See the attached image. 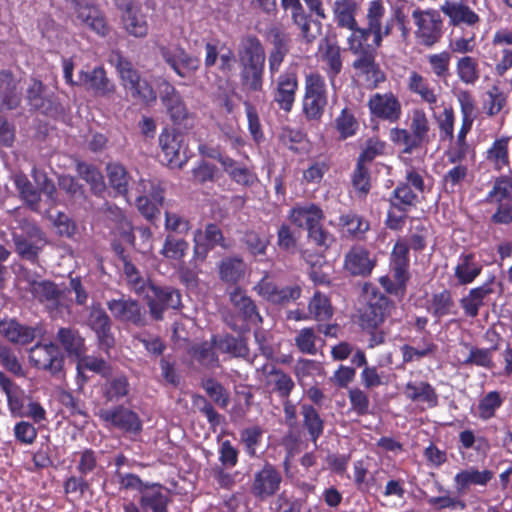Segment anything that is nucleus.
I'll return each instance as SVG.
<instances>
[{
  "label": "nucleus",
  "instance_id": "obj_16",
  "mask_svg": "<svg viewBox=\"0 0 512 512\" xmlns=\"http://www.w3.org/2000/svg\"><path fill=\"white\" fill-rule=\"evenodd\" d=\"M262 372L264 386L270 394H275L280 399L290 398L295 389V382L288 373L275 365L268 364L262 367Z\"/></svg>",
  "mask_w": 512,
  "mask_h": 512
},
{
  "label": "nucleus",
  "instance_id": "obj_49",
  "mask_svg": "<svg viewBox=\"0 0 512 512\" xmlns=\"http://www.w3.org/2000/svg\"><path fill=\"white\" fill-rule=\"evenodd\" d=\"M246 265L239 257H230L222 260L219 265V274L228 284H235L244 277Z\"/></svg>",
  "mask_w": 512,
  "mask_h": 512
},
{
  "label": "nucleus",
  "instance_id": "obj_26",
  "mask_svg": "<svg viewBox=\"0 0 512 512\" xmlns=\"http://www.w3.org/2000/svg\"><path fill=\"white\" fill-rule=\"evenodd\" d=\"M290 221L299 228L310 231L324 219L322 209L313 203L296 205L290 210Z\"/></svg>",
  "mask_w": 512,
  "mask_h": 512
},
{
  "label": "nucleus",
  "instance_id": "obj_57",
  "mask_svg": "<svg viewBox=\"0 0 512 512\" xmlns=\"http://www.w3.org/2000/svg\"><path fill=\"white\" fill-rule=\"evenodd\" d=\"M352 31L351 35L347 38L348 49L351 53H361L362 51L376 50L375 46L365 44L368 41L372 32L368 31V27H359L356 22L355 28H349Z\"/></svg>",
  "mask_w": 512,
  "mask_h": 512
},
{
  "label": "nucleus",
  "instance_id": "obj_50",
  "mask_svg": "<svg viewBox=\"0 0 512 512\" xmlns=\"http://www.w3.org/2000/svg\"><path fill=\"white\" fill-rule=\"evenodd\" d=\"M481 266L475 262L474 255H462L455 268V276L460 285L471 283L479 275Z\"/></svg>",
  "mask_w": 512,
  "mask_h": 512
},
{
  "label": "nucleus",
  "instance_id": "obj_14",
  "mask_svg": "<svg viewBox=\"0 0 512 512\" xmlns=\"http://www.w3.org/2000/svg\"><path fill=\"white\" fill-rule=\"evenodd\" d=\"M73 21L83 30L93 32L101 37H105L109 33L104 13L94 5L77 3Z\"/></svg>",
  "mask_w": 512,
  "mask_h": 512
},
{
  "label": "nucleus",
  "instance_id": "obj_42",
  "mask_svg": "<svg viewBox=\"0 0 512 512\" xmlns=\"http://www.w3.org/2000/svg\"><path fill=\"white\" fill-rule=\"evenodd\" d=\"M16 253L24 260L36 262L46 239H31L11 233Z\"/></svg>",
  "mask_w": 512,
  "mask_h": 512
},
{
  "label": "nucleus",
  "instance_id": "obj_48",
  "mask_svg": "<svg viewBox=\"0 0 512 512\" xmlns=\"http://www.w3.org/2000/svg\"><path fill=\"white\" fill-rule=\"evenodd\" d=\"M306 500L294 496L293 493L283 490L275 495L270 503L271 512H302Z\"/></svg>",
  "mask_w": 512,
  "mask_h": 512
},
{
  "label": "nucleus",
  "instance_id": "obj_40",
  "mask_svg": "<svg viewBox=\"0 0 512 512\" xmlns=\"http://www.w3.org/2000/svg\"><path fill=\"white\" fill-rule=\"evenodd\" d=\"M14 183L21 199L33 211L39 212L41 195L37 187L27 178L26 175L19 173L14 176Z\"/></svg>",
  "mask_w": 512,
  "mask_h": 512
},
{
  "label": "nucleus",
  "instance_id": "obj_2",
  "mask_svg": "<svg viewBox=\"0 0 512 512\" xmlns=\"http://www.w3.org/2000/svg\"><path fill=\"white\" fill-rule=\"evenodd\" d=\"M0 391L6 396L7 408L14 418H29L36 424L47 421L42 404L26 395V392L5 372L0 370Z\"/></svg>",
  "mask_w": 512,
  "mask_h": 512
},
{
  "label": "nucleus",
  "instance_id": "obj_7",
  "mask_svg": "<svg viewBox=\"0 0 512 512\" xmlns=\"http://www.w3.org/2000/svg\"><path fill=\"white\" fill-rule=\"evenodd\" d=\"M98 416L107 428H114L128 435H138L143 429L139 415L123 405L101 409Z\"/></svg>",
  "mask_w": 512,
  "mask_h": 512
},
{
  "label": "nucleus",
  "instance_id": "obj_56",
  "mask_svg": "<svg viewBox=\"0 0 512 512\" xmlns=\"http://www.w3.org/2000/svg\"><path fill=\"white\" fill-rule=\"evenodd\" d=\"M74 457L76 459L75 468L78 474L87 477L93 474L99 467L97 452L92 448H84L81 451L75 452Z\"/></svg>",
  "mask_w": 512,
  "mask_h": 512
},
{
  "label": "nucleus",
  "instance_id": "obj_28",
  "mask_svg": "<svg viewBox=\"0 0 512 512\" xmlns=\"http://www.w3.org/2000/svg\"><path fill=\"white\" fill-rule=\"evenodd\" d=\"M300 415L302 417V429L306 431L308 439L316 444L324 432V420L315 406L308 403L300 405Z\"/></svg>",
  "mask_w": 512,
  "mask_h": 512
},
{
  "label": "nucleus",
  "instance_id": "obj_13",
  "mask_svg": "<svg viewBox=\"0 0 512 512\" xmlns=\"http://www.w3.org/2000/svg\"><path fill=\"white\" fill-rule=\"evenodd\" d=\"M29 360L37 368L56 374L63 368L64 357L53 342L37 343L29 351Z\"/></svg>",
  "mask_w": 512,
  "mask_h": 512
},
{
  "label": "nucleus",
  "instance_id": "obj_8",
  "mask_svg": "<svg viewBox=\"0 0 512 512\" xmlns=\"http://www.w3.org/2000/svg\"><path fill=\"white\" fill-rule=\"evenodd\" d=\"M171 502L169 494L164 491L161 484H146V488L140 494L138 504L130 501L123 504L124 512H169L168 505Z\"/></svg>",
  "mask_w": 512,
  "mask_h": 512
},
{
  "label": "nucleus",
  "instance_id": "obj_12",
  "mask_svg": "<svg viewBox=\"0 0 512 512\" xmlns=\"http://www.w3.org/2000/svg\"><path fill=\"white\" fill-rule=\"evenodd\" d=\"M159 51L162 59L181 78L192 76L200 68V59L179 45L160 46Z\"/></svg>",
  "mask_w": 512,
  "mask_h": 512
},
{
  "label": "nucleus",
  "instance_id": "obj_43",
  "mask_svg": "<svg viewBox=\"0 0 512 512\" xmlns=\"http://www.w3.org/2000/svg\"><path fill=\"white\" fill-rule=\"evenodd\" d=\"M155 297L160 301L157 303L155 300L149 301L151 314L156 320L162 319V313L167 308H178L180 304L179 290H152Z\"/></svg>",
  "mask_w": 512,
  "mask_h": 512
},
{
  "label": "nucleus",
  "instance_id": "obj_54",
  "mask_svg": "<svg viewBox=\"0 0 512 512\" xmlns=\"http://www.w3.org/2000/svg\"><path fill=\"white\" fill-rule=\"evenodd\" d=\"M322 59L328 66L327 73L329 78L331 80L334 79L342 70L340 47L325 39V48L322 53Z\"/></svg>",
  "mask_w": 512,
  "mask_h": 512
},
{
  "label": "nucleus",
  "instance_id": "obj_20",
  "mask_svg": "<svg viewBox=\"0 0 512 512\" xmlns=\"http://www.w3.org/2000/svg\"><path fill=\"white\" fill-rule=\"evenodd\" d=\"M108 308L115 318L142 327L146 324V310L134 300H111Z\"/></svg>",
  "mask_w": 512,
  "mask_h": 512
},
{
  "label": "nucleus",
  "instance_id": "obj_15",
  "mask_svg": "<svg viewBox=\"0 0 512 512\" xmlns=\"http://www.w3.org/2000/svg\"><path fill=\"white\" fill-rule=\"evenodd\" d=\"M352 54L356 56V59L352 63V67L355 70L356 75L364 78L368 86L376 88L380 83L385 81V74L376 62V50H368Z\"/></svg>",
  "mask_w": 512,
  "mask_h": 512
},
{
  "label": "nucleus",
  "instance_id": "obj_4",
  "mask_svg": "<svg viewBox=\"0 0 512 512\" xmlns=\"http://www.w3.org/2000/svg\"><path fill=\"white\" fill-rule=\"evenodd\" d=\"M430 125L425 112L415 109L412 112L410 129L392 128L390 139L397 145H402L404 153H412L414 150L430 142Z\"/></svg>",
  "mask_w": 512,
  "mask_h": 512
},
{
  "label": "nucleus",
  "instance_id": "obj_36",
  "mask_svg": "<svg viewBox=\"0 0 512 512\" xmlns=\"http://www.w3.org/2000/svg\"><path fill=\"white\" fill-rule=\"evenodd\" d=\"M130 393V383L126 375L109 377L102 385V395L107 402H119Z\"/></svg>",
  "mask_w": 512,
  "mask_h": 512
},
{
  "label": "nucleus",
  "instance_id": "obj_53",
  "mask_svg": "<svg viewBox=\"0 0 512 512\" xmlns=\"http://www.w3.org/2000/svg\"><path fill=\"white\" fill-rule=\"evenodd\" d=\"M0 365L15 377H26V371L15 351L10 346L3 343H0Z\"/></svg>",
  "mask_w": 512,
  "mask_h": 512
},
{
  "label": "nucleus",
  "instance_id": "obj_3",
  "mask_svg": "<svg viewBox=\"0 0 512 512\" xmlns=\"http://www.w3.org/2000/svg\"><path fill=\"white\" fill-rule=\"evenodd\" d=\"M110 63L116 68L126 94L135 102L149 105L156 101L157 95L153 87L121 52H112Z\"/></svg>",
  "mask_w": 512,
  "mask_h": 512
},
{
  "label": "nucleus",
  "instance_id": "obj_30",
  "mask_svg": "<svg viewBox=\"0 0 512 512\" xmlns=\"http://www.w3.org/2000/svg\"><path fill=\"white\" fill-rule=\"evenodd\" d=\"M58 186L60 190L64 191L71 203L83 210L91 209V201L85 191V188L80 184L75 177L70 175H59Z\"/></svg>",
  "mask_w": 512,
  "mask_h": 512
},
{
  "label": "nucleus",
  "instance_id": "obj_24",
  "mask_svg": "<svg viewBox=\"0 0 512 512\" xmlns=\"http://www.w3.org/2000/svg\"><path fill=\"white\" fill-rule=\"evenodd\" d=\"M101 210L111 228L119 234L123 241L133 246L135 241L133 227L123 211L110 203H105Z\"/></svg>",
  "mask_w": 512,
  "mask_h": 512
},
{
  "label": "nucleus",
  "instance_id": "obj_31",
  "mask_svg": "<svg viewBox=\"0 0 512 512\" xmlns=\"http://www.w3.org/2000/svg\"><path fill=\"white\" fill-rule=\"evenodd\" d=\"M88 84L96 93L108 96L115 91L114 83L107 77L102 67H96L91 72L80 71L77 85Z\"/></svg>",
  "mask_w": 512,
  "mask_h": 512
},
{
  "label": "nucleus",
  "instance_id": "obj_17",
  "mask_svg": "<svg viewBox=\"0 0 512 512\" xmlns=\"http://www.w3.org/2000/svg\"><path fill=\"white\" fill-rule=\"evenodd\" d=\"M182 136L179 133L170 132L167 129L159 136V145L162 154L161 162L170 168H182L187 162V156L181 154Z\"/></svg>",
  "mask_w": 512,
  "mask_h": 512
},
{
  "label": "nucleus",
  "instance_id": "obj_22",
  "mask_svg": "<svg viewBox=\"0 0 512 512\" xmlns=\"http://www.w3.org/2000/svg\"><path fill=\"white\" fill-rule=\"evenodd\" d=\"M494 478V472L489 469L479 470L471 466L462 469L454 476V487L459 494H464L471 486L485 487Z\"/></svg>",
  "mask_w": 512,
  "mask_h": 512
},
{
  "label": "nucleus",
  "instance_id": "obj_5",
  "mask_svg": "<svg viewBox=\"0 0 512 512\" xmlns=\"http://www.w3.org/2000/svg\"><path fill=\"white\" fill-rule=\"evenodd\" d=\"M328 104L325 79L318 73H310L305 77V93L302 110L307 120L319 121Z\"/></svg>",
  "mask_w": 512,
  "mask_h": 512
},
{
  "label": "nucleus",
  "instance_id": "obj_27",
  "mask_svg": "<svg viewBox=\"0 0 512 512\" xmlns=\"http://www.w3.org/2000/svg\"><path fill=\"white\" fill-rule=\"evenodd\" d=\"M375 265L369 252L359 246L351 248L345 256V269L355 276H367L371 273Z\"/></svg>",
  "mask_w": 512,
  "mask_h": 512
},
{
  "label": "nucleus",
  "instance_id": "obj_37",
  "mask_svg": "<svg viewBox=\"0 0 512 512\" xmlns=\"http://www.w3.org/2000/svg\"><path fill=\"white\" fill-rule=\"evenodd\" d=\"M359 5L355 0H336L333 4L334 19L340 28H355Z\"/></svg>",
  "mask_w": 512,
  "mask_h": 512
},
{
  "label": "nucleus",
  "instance_id": "obj_6",
  "mask_svg": "<svg viewBox=\"0 0 512 512\" xmlns=\"http://www.w3.org/2000/svg\"><path fill=\"white\" fill-rule=\"evenodd\" d=\"M394 302L379 290H371L366 305L359 311V325L365 331L377 330L391 315Z\"/></svg>",
  "mask_w": 512,
  "mask_h": 512
},
{
  "label": "nucleus",
  "instance_id": "obj_34",
  "mask_svg": "<svg viewBox=\"0 0 512 512\" xmlns=\"http://www.w3.org/2000/svg\"><path fill=\"white\" fill-rule=\"evenodd\" d=\"M404 393L406 397L413 402H425L429 408H435L436 406H438V394L436 392V389L429 382L409 381L405 385Z\"/></svg>",
  "mask_w": 512,
  "mask_h": 512
},
{
  "label": "nucleus",
  "instance_id": "obj_45",
  "mask_svg": "<svg viewBox=\"0 0 512 512\" xmlns=\"http://www.w3.org/2000/svg\"><path fill=\"white\" fill-rule=\"evenodd\" d=\"M245 290H233L230 294V300L235 308L242 314L245 321L250 323L261 322V316L258 313L255 303L246 295Z\"/></svg>",
  "mask_w": 512,
  "mask_h": 512
},
{
  "label": "nucleus",
  "instance_id": "obj_52",
  "mask_svg": "<svg viewBox=\"0 0 512 512\" xmlns=\"http://www.w3.org/2000/svg\"><path fill=\"white\" fill-rule=\"evenodd\" d=\"M300 30V37L306 44L313 43L322 32V24L319 20H314L310 15H304L292 21Z\"/></svg>",
  "mask_w": 512,
  "mask_h": 512
},
{
  "label": "nucleus",
  "instance_id": "obj_62",
  "mask_svg": "<svg viewBox=\"0 0 512 512\" xmlns=\"http://www.w3.org/2000/svg\"><path fill=\"white\" fill-rule=\"evenodd\" d=\"M362 386L367 390H373L380 386L388 385L389 375L384 371H380L377 366L368 365L364 367L360 373Z\"/></svg>",
  "mask_w": 512,
  "mask_h": 512
},
{
  "label": "nucleus",
  "instance_id": "obj_41",
  "mask_svg": "<svg viewBox=\"0 0 512 512\" xmlns=\"http://www.w3.org/2000/svg\"><path fill=\"white\" fill-rule=\"evenodd\" d=\"M384 15L385 7L381 1L375 0L370 2L366 19L368 31L372 32L373 45L375 48L381 47V33L383 28Z\"/></svg>",
  "mask_w": 512,
  "mask_h": 512
},
{
  "label": "nucleus",
  "instance_id": "obj_47",
  "mask_svg": "<svg viewBox=\"0 0 512 512\" xmlns=\"http://www.w3.org/2000/svg\"><path fill=\"white\" fill-rule=\"evenodd\" d=\"M490 442L487 437L476 435L472 429H464L458 434L459 450H475L479 454H486L490 450Z\"/></svg>",
  "mask_w": 512,
  "mask_h": 512
},
{
  "label": "nucleus",
  "instance_id": "obj_23",
  "mask_svg": "<svg viewBox=\"0 0 512 512\" xmlns=\"http://www.w3.org/2000/svg\"><path fill=\"white\" fill-rule=\"evenodd\" d=\"M194 254L197 259L204 260L210 249L216 245L225 247L221 229L213 223L207 224L204 232L197 230L194 235Z\"/></svg>",
  "mask_w": 512,
  "mask_h": 512
},
{
  "label": "nucleus",
  "instance_id": "obj_58",
  "mask_svg": "<svg viewBox=\"0 0 512 512\" xmlns=\"http://www.w3.org/2000/svg\"><path fill=\"white\" fill-rule=\"evenodd\" d=\"M459 79L468 85H474L480 78L478 62L471 56L460 58L456 66Z\"/></svg>",
  "mask_w": 512,
  "mask_h": 512
},
{
  "label": "nucleus",
  "instance_id": "obj_33",
  "mask_svg": "<svg viewBox=\"0 0 512 512\" xmlns=\"http://www.w3.org/2000/svg\"><path fill=\"white\" fill-rule=\"evenodd\" d=\"M20 96L17 92V81L8 70L0 71V111L12 110L19 106Z\"/></svg>",
  "mask_w": 512,
  "mask_h": 512
},
{
  "label": "nucleus",
  "instance_id": "obj_32",
  "mask_svg": "<svg viewBox=\"0 0 512 512\" xmlns=\"http://www.w3.org/2000/svg\"><path fill=\"white\" fill-rule=\"evenodd\" d=\"M0 333L10 342L20 345L31 343L35 338V329L20 324L15 319L0 320Z\"/></svg>",
  "mask_w": 512,
  "mask_h": 512
},
{
  "label": "nucleus",
  "instance_id": "obj_60",
  "mask_svg": "<svg viewBox=\"0 0 512 512\" xmlns=\"http://www.w3.org/2000/svg\"><path fill=\"white\" fill-rule=\"evenodd\" d=\"M14 221L16 225L12 227L11 233L24 238L46 239L45 233L34 220L17 215Z\"/></svg>",
  "mask_w": 512,
  "mask_h": 512
},
{
  "label": "nucleus",
  "instance_id": "obj_19",
  "mask_svg": "<svg viewBox=\"0 0 512 512\" xmlns=\"http://www.w3.org/2000/svg\"><path fill=\"white\" fill-rule=\"evenodd\" d=\"M88 325L97 336L99 348L108 353L115 345L109 315L102 308H93L88 317Z\"/></svg>",
  "mask_w": 512,
  "mask_h": 512
},
{
  "label": "nucleus",
  "instance_id": "obj_51",
  "mask_svg": "<svg viewBox=\"0 0 512 512\" xmlns=\"http://www.w3.org/2000/svg\"><path fill=\"white\" fill-rule=\"evenodd\" d=\"M125 30L135 37H145L148 33V25L145 16L135 7L121 15Z\"/></svg>",
  "mask_w": 512,
  "mask_h": 512
},
{
  "label": "nucleus",
  "instance_id": "obj_44",
  "mask_svg": "<svg viewBox=\"0 0 512 512\" xmlns=\"http://www.w3.org/2000/svg\"><path fill=\"white\" fill-rule=\"evenodd\" d=\"M78 175L90 185L93 194L100 196L106 189L104 177L98 168L86 162L76 164Z\"/></svg>",
  "mask_w": 512,
  "mask_h": 512
},
{
  "label": "nucleus",
  "instance_id": "obj_11",
  "mask_svg": "<svg viewBox=\"0 0 512 512\" xmlns=\"http://www.w3.org/2000/svg\"><path fill=\"white\" fill-rule=\"evenodd\" d=\"M282 481L281 472L273 464L266 462L254 473L250 492L256 499L265 501L277 494Z\"/></svg>",
  "mask_w": 512,
  "mask_h": 512
},
{
  "label": "nucleus",
  "instance_id": "obj_46",
  "mask_svg": "<svg viewBox=\"0 0 512 512\" xmlns=\"http://www.w3.org/2000/svg\"><path fill=\"white\" fill-rule=\"evenodd\" d=\"M218 350L235 358H246L249 355V348L246 340L240 336L226 334L218 341L214 340Z\"/></svg>",
  "mask_w": 512,
  "mask_h": 512
},
{
  "label": "nucleus",
  "instance_id": "obj_29",
  "mask_svg": "<svg viewBox=\"0 0 512 512\" xmlns=\"http://www.w3.org/2000/svg\"><path fill=\"white\" fill-rule=\"evenodd\" d=\"M56 339L67 353L68 357L78 360L85 355V339L78 330L70 327H62L58 330Z\"/></svg>",
  "mask_w": 512,
  "mask_h": 512
},
{
  "label": "nucleus",
  "instance_id": "obj_63",
  "mask_svg": "<svg viewBox=\"0 0 512 512\" xmlns=\"http://www.w3.org/2000/svg\"><path fill=\"white\" fill-rule=\"evenodd\" d=\"M408 88L411 92L418 94L423 101L430 105L437 102V96L432 89L429 88L426 79L417 72H412L408 79Z\"/></svg>",
  "mask_w": 512,
  "mask_h": 512
},
{
  "label": "nucleus",
  "instance_id": "obj_21",
  "mask_svg": "<svg viewBox=\"0 0 512 512\" xmlns=\"http://www.w3.org/2000/svg\"><path fill=\"white\" fill-rule=\"evenodd\" d=\"M368 106L374 116L392 123L398 121L401 116V104L392 93L373 95Z\"/></svg>",
  "mask_w": 512,
  "mask_h": 512
},
{
  "label": "nucleus",
  "instance_id": "obj_10",
  "mask_svg": "<svg viewBox=\"0 0 512 512\" xmlns=\"http://www.w3.org/2000/svg\"><path fill=\"white\" fill-rule=\"evenodd\" d=\"M417 30L415 32L419 42L427 47L436 44L442 36V19L438 11L416 9L412 13Z\"/></svg>",
  "mask_w": 512,
  "mask_h": 512
},
{
  "label": "nucleus",
  "instance_id": "obj_1",
  "mask_svg": "<svg viewBox=\"0 0 512 512\" xmlns=\"http://www.w3.org/2000/svg\"><path fill=\"white\" fill-rule=\"evenodd\" d=\"M240 83L247 92H260L264 84L266 54L260 39L252 34L243 36L237 46Z\"/></svg>",
  "mask_w": 512,
  "mask_h": 512
},
{
  "label": "nucleus",
  "instance_id": "obj_64",
  "mask_svg": "<svg viewBox=\"0 0 512 512\" xmlns=\"http://www.w3.org/2000/svg\"><path fill=\"white\" fill-rule=\"evenodd\" d=\"M223 170L233 181L243 186H251L256 180V176L244 164L235 161L231 157L229 164L223 166Z\"/></svg>",
  "mask_w": 512,
  "mask_h": 512
},
{
  "label": "nucleus",
  "instance_id": "obj_18",
  "mask_svg": "<svg viewBox=\"0 0 512 512\" xmlns=\"http://www.w3.org/2000/svg\"><path fill=\"white\" fill-rule=\"evenodd\" d=\"M297 89V74L294 71H285L276 80V86L273 91L274 102L277 103L281 110L290 112L295 102Z\"/></svg>",
  "mask_w": 512,
  "mask_h": 512
},
{
  "label": "nucleus",
  "instance_id": "obj_55",
  "mask_svg": "<svg viewBox=\"0 0 512 512\" xmlns=\"http://www.w3.org/2000/svg\"><path fill=\"white\" fill-rule=\"evenodd\" d=\"M310 315L317 321L329 320L333 315L330 299L318 290L308 304Z\"/></svg>",
  "mask_w": 512,
  "mask_h": 512
},
{
  "label": "nucleus",
  "instance_id": "obj_59",
  "mask_svg": "<svg viewBox=\"0 0 512 512\" xmlns=\"http://www.w3.org/2000/svg\"><path fill=\"white\" fill-rule=\"evenodd\" d=\"M347 394L351 412L355 413L359 417L371 414V403L366 391L359 387H353L348 389Z\"/></svg>",
  "mask_w": 512,
  "mask_h": 512
},
{
  "label": "nucleus",
  "instance_id": "obj_38",
  "mask_svg": "<svg viewBox=\"0 0 512 512\" xmlns=\"http://www.w3.org/2000/svg\"><path fill=\"white\" fill-rule=\"evenodd\" d=\"M464 346L470 348L468 357L463 361L464 365L483 367L487 370L495 368L493 353L499 349V342L494 343L489 348L470 346L469 343H465Z\"/></svg>",
  "mask_w": 512,
  "mask_h": 512
},
{
  "label": "nucleus",
  "instance_id": "obj_61",
  "mask_svg": "<svg viewBox=\"0 0 512 512\" xmlns=\"http://www.w3.org/2000/svg\"><path fill=\"white\" fill-rule=\"evenodd\" d=\"M107 176L111 187L119 194L128 192L129 175L126 169L117 163L107 165Z\"/></svg>",
  "mask_w": 512,
  "mask_h": 512
},
{
  "label": "nucleus",
  "instance_id": "obj_39",
  "mask_svg": "<svg viewBox=\"0 0 512 512\" xmlns=\"http://www.w3.org/2000/svg\"><path fill=\"white\" fill-rule=\"evenodd\" d=\"M504 402L505 397L501 392L497 390L489 391L478 400L475 415L482 421H488L496 416Z\"/></svg>",
  "mask_w": 512,
  "mask_h": 512
},
{
  "label": "nucleus",
  "instance_id": "obj_35",
  "mask_svg": "<svg viewBox=\"0 0 512 512\" xmlns=\"http://www.w3.org/2000/svg\"><path fill=\"white\" fill-rule=\"evenodd\" d=\"M408 248L403 244H396L391 255V270L395 284L405 287L409 279Z\"/></svg>",
  "mask_w": 512,
  "mask_h": 512
},
{
  "label": "nucleus",
  "instance_id": "obj_9",
  "mask_svg": "<svg viewBox=\"0 0 512 512\" xmlns=\"http://www.w3.org/2000/svg\"><path fill=\"white\" fill-rule=\"evenodd\" d=\"M160 100L170 120L178 126L188 129L192 126V117L176 88L168 81L160 85Z\"/></svg>",
  "mask_w": 512,
  "mask_h": 512
},
{
  "label": "nucleus",
  "instance_id": "obj_25",
  "mask_svg": "<svg viewBox=\"0 0 512 512\" xmlns=\"http://www.w3.org/2000/svg\"><path fill=\"white\" fill-rule=\"evenodd\" d=\"M441 11L449 18L453 26L466 25L474 27L479 24L480 18L464 1H446Z\"/></svg>",
  "mask_w": 512,
  "mask_h": 512
}]
</instances>
